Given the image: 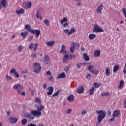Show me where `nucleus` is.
Segmentation results:
<instances>
[{"instance_id":"9","label":"nucleus","mask_w":126,"mask_h":126,"mask_svg":"<svg viewBox=\"0 0 126 126\" xmlns=\"http://www.w3.org/2000/svg\"><path fill=\"white\" fill-rule=\"evenodd\" d=\"M25 28L27 30V31H28V32H30V33H34L35 32L34 29H32L31 27H30L28 24H26L25 25Z\"/></svg>"},{"instance_id":"31","label":"nucleus","mask_w":126,"mask_h":126,"mask_svg":"<svg viewBox=\"0 0 126 126\" xmlns=\"http://www.w3.org/2000/svg\"><path fill=\"white\" fill-rule=\"evenodd\" d=\"M119 69H120V66L118 65H116L113 68V72L116 73V72H117Z\"/></svg>"},{"instance_id":"18","label":"nucleus","mask_w":126,"mask_h":126,"mask_svg":"<svg viewBox=\"0 0 126 126\" xmlns=\"http://www.w3.org/2000/svg\"><path fill=\"white\" fill-rule=\"evenodd\" d=\"M121 114V112L120 110H117L113 112L112 116L114 118H117V117H119V115Z\"/></svg>"},{"instance_id":"1","label":"nucleus","mask_w":126,"mask_h":126,"mask_svg":"<svg viewBox=\"0 0 126 126\" xmlns=\"http://www.w3.org/2000/svg\"><path fill=\"white\" fill-rule=\"evenodd\" d=\"M96 113L98 115L97 116V122L100 124L104 119H105V117H106V111L104 110H97Z\"/></svg>"},{"instance_id":"57","label":"nucleus","mask_w":126,"mask_h":126,"mask_svg":"<svg viewBox=\"0 0 126 126\" xmlns=\"http://www.w3.org/2000/svg\"><path fill=\"white\" fill-rule=\"evenodd\" d=\"M27 126H36V124L31 123L27 125Z\"/></svg>"},{"instance_id":"54","label":"nucleus","mask_w":126,"mask_h":126,"mask_svg":"<svg viewBox=\"0 0 126 126\" xmlns=\"http://www.w3.org/2000/svg\"><path fill=\"white\" fill-rule=\"evenodd\" d=\"M32 57L33 59H37V54L34 53L32 55Z\"/></svg>"},{"instance_id":"7","label":"nucleus","mask_w":126,"mask_h":126,"mask_svg":"<svg viewBox=\"0 0 126 126\" xmlns=\"http://www.w3.org/2000/svg\"><path fill=\"white\" fill-rule=\"evenodd\" d=\"M77 45L79 46V44H78L77 43L72 42L71 43V47L70 48V52H71V53L73 54V53L74 52V51L75 49V46H77Z\"/></svg>"},{"instance_id":"51","label":"nucleus","mask_w":126,"mask_h":126,"mask_svg":"<svg viewBox=\"0 0 126 126\" xmlns=\"http://www.w3.org/2000/svg\"><path fill=\"white\" fill-rule=\"evenodd\" d=\"M69 57L70 58V60H71L72 59H75V58H76V55L73 54V55H69Z\"/></svg>"},{"instance_id":"32","label":"nucleus","mask_w":126,"mask_h":126,"mask_svg":"<svg viewBox=\"0 0 126 126\" xmlns=\"http://www.w3.org/2000/svg\"><path fill=\"white\" fill-rule=\"evenodd\" d=\"M24 12H25V11H24V10L23 9H21L19 10H18L16 11V13L17 14H18V15H19V14H23V13Z\"/></svg>"},{"instance_id":"38","label":"nucleus","mask_w":126,"mask_h":126,"mask_svg":"<svg viewBox=\"0 0 126 126\" xmlns=\"http://www.w3.org/2000/svg\"><path fill=\"white\" fill-rule=\"evenodd\" d=\"M27 35H28V32L27 31L21 33V36H22L23 38H25Z\"/></svg>"},{"instance_id":"11","label":"nucleus","mask_w":126,"mask_h":126,"mask_svg":"<svg viewBox=\"0 0 126 126\" xmlns=\"http://www.w3.org/2000/svg\"><path fill=\"white\" fill-rule=\"evenodd\" d=\"M44 63L45 64H49V63H51V60L49 58V56L47 55H45L44 56Z\"/></svg>"},{"instance_id":"21","label":"nucleus","mask_w":126,"mask_h":126,"mask_svg":"<svg viewBox=\"0 0 126 126\" xmlns=\"http://www.w3.org/2000/svg\"><path fill=\"white\" fill-rule=\"evenodd\" d=\"M68 60H69V56L65 55L63 58V63H67V62H68Z\"/></svg>"},{"instance_id":"30","label":"nucleus","mask_w":126,"mask_h":126,"mask_svg":"<svg viewBox=\"0 0 126 126\" xmlns=\"http://www.w3.org/2000/svg\"><path fill=\"white\" fill-rule=\"evenodd\" d=\"M1 5L3 7H7V3L6 2V0H2Z\"/></svg>"},{"instance_id":"15","label":"nucleus","mask_w":126,"mask_h":126,"mask_svg":"<svg viewBox=\"0 0 126 126\" xmlns=\"http://www.w3.org/2000/svg\"><path fill=\"white\" fill-rule=\"evenodd\" d=\"M47 90L49 91L48 92H47V94L48 95H52L53 92H54V87H48V88H47Z\"/></svg>"},{"instance_id":"42","label":"nucleus","mask_w":126,"mask_h":126,"mask_svg":"<svg viewBox=\"0 0 126 126\" xmlns=\"http://www.w3.org/2000/svg\"><path fill=\"white\" fill-rule=\"evenodd\" d=\"M71 112H72V109H68L65 111V113L67 115L70 114L71 113Z\"/></svg>"},{"instance_id":"60","label":"nucleus","mask_w":126,"mask_h":126,"mask_svg":"<svg viewBox=\"0 0 126 126\" xmlns=\"http://www.w3.org/2000/svg\"><path fill=\"white\" fill-rule=\"evenodd\" d=\"M19 94H21L22 95V96H24V95H25V92H20V93Z\"/></svg>"},{"instance_id":"62","label":"nucleus","mask_w":126,"mask_h":126,"mask_svg":"<svg viewBox=\"0 0 126 126\" xmlns=\"http://www.w3.org/2000/svg\"><path fill=\"white\" fill-rule=\"evenodd\" d=\"M46 74H47V75H48L49 76H51V72L47 71Z\"/></svg>"},{"instance_id":"20","label":"nucleus","mask_w":126,"mask_h":126,"mask_svg":"<svg viewBox=\"0 0 126 126\" xmlns=\"http://www.w3.org/2000/svg\"><path fill=\"white\" fill-rule=\"evenodd\" d=\"M36 17L37 18H39L40 20H43V17L41 16V10H37L36 12Z\"/></svg>"},{"instance_id":"22","label":"nucleus","mask_w":126,"mask_h":126,"mask_svg":"<svg viewBox=\"0 0 126 126\" xmlns=\"http://www.w3.org/2000/svg\"><path fill=\"white\" fill-rule=\"evenodd\" d=\"M66 77V75H65V73L63 72L60 75H58L57 76V78L60 79L61 78H65Z\"/></svg>"},{"instance_id":"63","label":"nucleus","mask_w":126,"mask_h":126,"mask_svg":"<svg viewBox=\"0 0 126 126\" xmlns=\"http://www.w3.org/2000/svg\"><path fill=\"white\" fill-rule=\"evenodd\" d=\"M22 73L23 74H25V73H27V70H24V71H22Z\"/></svg>"},{"instance_id":"36","label":"nucleus","mask_w":126,"mask_h":126,"mask_svg":"<svg viewBox=\"0 0 126 126\" xmlns=\"http://www.w3.org/2000/svg\"><path fill=\"white\" fill-rule=\"evenodd\" d=\"M83 57H84V59L85 61H86V62H88V61H89V57L88 56H87V53L84 54Z\"/></svg>"},{"instance_id":"58","label":"nucleus","mask_w":126,"mask_h":126,"mask_svg":"<svg viewBox=\"0 0 126 126\" xmlns=\"http://www.w3.org/2000/svg\"><path fill=\"white\" fill-rule=\"evenodd\" d=\"M64 33H69V30L68 29H65L64 30Z\"/></svg>"},{"instance_id":"55","label":"nucleus","mask_w":126,"mask_h":126,"mask_svg":"<svg viewBox=\"0 0 126 126\" xmlns=\"http://www.w3.org/2000/svg\"><path fill=\"white\" fill-rule=\"evenodd\" d=\"M28 40L29 41H32V40H33V36L31 35L30 37H29L28 38Z\"/></svg>"},{"instance_id":"35","label":"nucleus","mask_w":126,"mask_h":126,"mask_svg":"<svg viewBox=\"0 0 126 126\" xmlns=\"http://www.w3.org/2000/svg\"><path fill=\"white\" fill-rule=\"evenodd\" d=\"M67 21H68L67 18L64 17L63 19L60 20V23L61 24H63L64 23L67 22Z\"/></svg>"},{"instance_id":"13","label":"nucleus","mask_w":126,"mask_h":126,"mask_svg":"<svg viewBox=\"0 0 126 126\" xmlns=\"http://www.w3.org/2000/svg\"><path fill=\"white\" fill-rule=\"evenodd\" d=\"M25 117H26V118H27L29 120H34V119H35V117L33 116V115H32L31 113H25Z\"/></svg>"},{"instance_id":"23","label":"nucleus","mask_w":126,"mask_h":126,"mask_svg":"<svg viewBox=\"0 0 126 126\" xmlns=\"http://www.w3.org/2000/svg\"><path fill=\"white\" fill-rule=\"evenodd\" d=\"M78 94H81L84 92V88L81 87L76 90Z\"/></svg>"},{"instance_id":"40","label":"nucleus","mask_w":126,"mask_h":126,"mask_svg":"<svg viewBox=\"0 0 126 126\" xmlns=\"http://www.w3.org/2000/svg\"><path fill=\"white\" fill-rule=\"evenodd\" d=\"M24 49V47L22 45H19L18 48V51L19 53H21L22 52V50Z\"/></svg>"},{"instance_id":"59","label":"nucleus","mask_w":126,"mask_h":126,"mask_svg":"<svg viewBox=\"0 0 126 126\" xmlns=\"http://www.w3.org/2000/svg\"><path fill=\"white\" fill-rule=\"evenodd\" d=\"M68 25H69V23H65L63 24V26H64V27H66V26H68Z\"/></svg>"},{"instance_id":"28","label":"nucleus","mask_w":126,"mask_h":126,"mask_svg":"<svg viewBox=\"0 0 126 126\" xmlns=\"http://www.w3.org/2000/svg\"><path fill=\"white\" fill-rule=\"evenodd\" d=\"M46 44L47 45V46H48V47H53V46L55 45V41H52L50 42H48L46 43Z\"/></svg>"},{"instance_id":"4","label":"nucleus","mask_w":126,"mask_h":126,"mask_svg":"<svg viewBox=\"0 0 126 126\" xmlns=\"http://www.w3.org/2000/svg\"><path fill=\"white\" fill-rule=\"evenodd\" d=\"M88 70L90 71V72H91V73H93V74L97 75L99 74V73L100 72V71L99 70L94 69V66L92 65H90L87 67Z\"/></svg>"},{"instance_id":"29","label":"nucleus","mask_w":126,"mask_h":126,"mask_svg":"<svg viewBox=\"0 0 126 126\" xmlns=\"http://www.w3.org/2000/svg\"><path fill=\"white\" fill-rule=\"evenodd\" d=\"M97 37V36L96 35V34H90L89 35V38L90 39V40H93L94 39H95V38H96Z\"/></svg>"},{"instance_id":"64","label":"nucleus","mask_w":126,"mask_h":126,"mask_svg":"<svg viewBox=\"0 0 126 126\" xmlns=\"http://www.w3.org/2000/svg\"><path fill=\"white\" fill-rule=\"evenodd\" d=\"M49 79L50 80H51V81H53L54 80V78H53V76H51V77H49Z\"/></svg>"},{"instance_id":"61","label":"nucleus","mask_w":126,"mask_h":126,"mask_svg":"<svg viewBox=\"0 0 126 126\" xmlns=\"http://www.w3.org/2000/svg\"><path fill=\"white\" fill-rule=\"evenodd\" d=\"M76 5L78 6H81L82 4H81V3H80L79 2H77L76 3Z\"/></svg>"},{"instance_id":"26","label":"nucleus","mask_w":126,"mask_h":126,"mask_svg":"<svg viewBox=\"0 0 126 126\" xmlns=\"http://www.w3.org/2000/svg\"><path fill=\"white\" fill-rule=\"evenodd\" d=\"M68 101H69L70 103L74 101V96L73 95H70L67 98Z\"/></svg>"},{"instance_id":"24","label":"nucleus","mask_w":126,"mask_h":126,"mask_svg":"<svg viewBox=\"0 0 126 126\" xmlns=\"http://www.w3.org/2000/svg\"><path fill=\"white\" fill-rule=\"evenodd\" d=\"M37 108V110L39 112H42V111H44V109H45V106L43 105H40L39 106H36Z\"/></svg>"},{"instance_id":"48","label":"nucleus","mask_w":126,"mask_h":126,"mask_svg":"<svg viewBox=\"0 0 126 126\" xmlns=\"http://www.w3.org/2000/svg\"><path fill=\"white\" fill-rule=\"evenodd\" d=\"M35 102L38 103V104H41V99L39 98H37L35 99Z\"/></svg>"},{"instance_id":"6","label":"nucleus","mask_w":126,"mask_h":126,"mask_svg":"<svg viewBox=\"0 0 126 126\" xmlns=\"http://www.w3.org/2000/svg\"><path fill=\"white\" fill-rule=\"evenodd\" d=\"M31 114L34 116V117H40L42 116V112L38 110H32Z\"/></svg>"},{"instance_id":"37","label":"nucleus","mask_w":126,"mask_h":126,"mask_svg":"<svg viewBox=\"0 0 126 126\" xmlns=\"http://www.w3.org/2000/svg\"><path fill=\"white\" fill-rule=\"evenodd\" d=\"M124 83H125V82H124V80H120L118 88H123V87H124Z\"/></svg>"},{"instance_id":"49","label":"nucleus","mask_w":126,"mask_h":126,"mask_svg":"<svg viewBox=\"0 0 126 126\" xmlns=\"http://www.w3.org/2000/svg\"><path fill=\"white\" fill-rule=\"evenodd\" d=\"M31 93H32V96H34L35 95V94L34 93V92H35V91L34 90H33L32 89H31V88H30L29 89Z\"/></svg>"},{"instance_id":"27","label":"nucleus","mask_w":126,"mask_h":126,"mask_svg":"<svg viewBox=\"0 0 126 126\" xmlns=\"http://www.w3.org/2000/svg\"><path fill=\"white\" fill-rule=\"evenodd\" d=\"M105 74L106 76H110V75H111V70L109 67L106 68L105 70Z\"/></svg>"},{"instance_id":"25","label":"nucleus","mask_w":126,"mask_h":126,"mask_svg":"<svg viewBox=\"0 0 126 126\" xmlns=\"http://www.w3.org/2000/svg\"><path fill=\"white\" fill-rule=\"evenodd\" d=\"M75 32V28L74 27H72L70 29V32L67 33L68 36H70L73 33Z\"/></svg>"},{"instance_id":"44","label":"nucleus","mask_w":126,"mask_h":126,"mask_svg":"<svg viewBox=\"0 0 126 126\" xmlns=\"http://www.w3.org/2000/svg\"><path fill=\"white\" fill-rule=\"evenodd\" d=\"M122 12L124 15V17L126 18V9L125 8H123Z\"/></svg>"},{"instance_id":"34","label":"nucleus","mask_w":126,"mask_h":126,"mask_svg":"<svg viewBox=\"0 0 126 126\" xmlns=\"http://www.w3.org/2000/svg\"><path fill=\"white\" fill-rule=\"evenodd\" d=\"M95 90V87H93L91 89L89 90V92L90 93V95H92L93 93H94V91Z\"/></svg>"},{"instance_id":"46","label":"nucleus","mask_w":126,"mask_h":126,"mask_svg":"<svg viewBox=\"0 0 126 126\" xmlns=\"http://www.w3.org/2000/svg\"><path fill=\"white\" fill-rule=\"evenodd\" d=\"M94 86L96 88H99V87L100 86V84L97 83H94L93 84Z\"/></svg>"},{"instance_id":"8","label":"nucleus","mask_w":126,"mask_h":126,"mask_svg":"<svg viewBox=\"0 0 126 126\" xmlns=\"http://www.w3.org/2000/svg\"><path fill=\"white\" fill-rule=\"evenodd\" d=\"M37 48H38V43H31L29 45V49L31 50V49L33 48V50L34 52L37 51Z\"/></svg>"},{"instance_id":"10","label":"nucleus","mask_w":126,"mask_h":126,"mask_svg":"<svg viewBox=\"0 0 126 126\" xmlns=\"http://www.w3.org/2000/svg\"><path fill=\"white\" fill-rule=\"evenodd\" d=\"M23 7L25 8H31V7H32V3H31V2H27L23 4Z\"/></svg>"},{"instance_id":"39","label":"nucleus","mask_w":126,"mask_h":126,"mask_svg":"<svg viewBox=\"0 0 126 126\" xmlns=\"http://www.w3.org/2000/svg\"><path fill=\"white\" fill-rule=\"evenodd\" d=\"M85 65V64H86V63H78L77 64V67L79 69H80V68L81 67V66H82V65Z\"/></svg>"},{"instance_id":"56","label":"nucleus","mask_w":126,"mask_h":126,"mask_svg":"<svg viewBox=\"0 0 126 126\" xmlns=\"http://www.w3.org/2000/svg\"><path fill=\"white\" fill-rule=\"evenodd\" d=\"M47 86H48V84L46 83L43 84L44 89H46V88H47Z\"/></svg>"},{"instance_id":"5","label":"nucleus","mask_w":126,"mask_h":126,"mask_svg":"<svg viewBox=\"0 0 126 126\" xmlns=\"http://www.w3.org/2000/svg\"><path fill=\"white\" fill-rule=\"evenodd\" d=\"M14 88L16 90H17L18 94H20L21 91H22V90H23V87L22 86V85L19 84H16L14 85Z\"/></svg>"},{"instance_id":"43","label":"nucleus","mask_w":126,"mask_h":126,"mask_svg":"<svg viewBox=\"0 0 126 126\" xmlns=\"http://www.w3.org/2000/svg\"><path fill=\"white\" fill-rule=\"evenodd\" d=\"M6 79L8 81L12 80V77H11L8 75H6Z\"/></svg>"},{"instance_id":"41","label":"nucleus","mask_w":126,"mask_h":126,"mask_svg":"<svg viewBox=\"0 0 126 126\" xmlns=\"http://www.w3.org/2000/svg\"><path fill=\"white\" fill-rule=\"evenodd\" d=\"M59 93H60V91H57L56 92L54 93V94L52 95V97H57V96L59 95Z\"/></svg>"},{"instance_id":"45","label":"nucleus","mask_w":126,"mask_h":126,"mask_svg":"<svg viewBox=\"0 0 126 126\" xmlns=\"http://www.w3.org/2000/svg\"><path fill=\"white\" fill-rule=\"evenodd\" d=\"M110 95V93L109 92H106L105 93H103L102 94V95L103 96H109Z\"/></svg>"},{"instance_id":"14","label":"nucleus","mask_w":126,"mask_h":126,"mask_svg":"<svg viewBox=\"0 0 126 126\" xmlns=\"http://www.w3.org/2000/svg\"><path fill=\"white\" fill-rule=\"evenodd\" d=\"M104 5H100L96 9V13L97 14H102V10H103V8Z\"/></svg>"},{"instance_id":"12","label":"nucleus","mask_w":126,"mask_h":126,"mask_svg":"<svg viewBox=\"0 0 126 126\" xmlns=\"http://www.w3.org/2000/svg\"><path fill=\"white\" fill-rule=\"evenodd\" d=\"M18 120V119H17V118L10 117L9 118V122L12 124H16V123H17Z\"/></svg>"},{"instance_id":"47","label":"nucleus","mask_w":126,"mask_h":126,"mask_svg":"<svg viewBox=\"0 0 126 126\" xmlns=\"http://www.w3.org/2000/svg\"><path fill=\"white\" fill-rule=\"evenodd\" d=\"M44 22L45 24L47 25V26H49V25H50V23L49 22V20L45 19L44 20Z\"/></svg>"},{"instance_id":"19","label":"nucleus","mask_w":126,"mask_h":126,"mask_svg":"<svg viewBox=\"0 0 126 126\" xmlns=\"http://www.w3.org/2000/svg\"><path fill=\"white\" fill-rule=\"evenodd\" d=\"M11 73H14V75H15L16 77L18 78L19 77V74L17 72H16V70L15 69H12L10 70Z\"/></svg>"},{"instance_id":"50","label":"nucleus","mask_w":126,"mask_h":126,"mask_svg":"<svg viewBox=\"0 0 126 126\" xmlns=\"http://www.w3.org/2000/svg\"><path fill=\"white\" fill-rule=\"evenodd\" d=\"M21 123H22V125H25L26 124V123H27V120H26L25 119H23L21 121Z\"/></svg>"},{"instance_id":"3","label":"nucleus","mask_w":126,"mask_h":126,"mask_svg":"<svg viewBox=\"0 0 126 126\" xmlns=\"http://www.w3.org/2000/svg\"><path fill=\"white\" fill-rule=\"evenodd\" d=\"M33 68L35 73H40L41 72V65L38 62H35L33 65Z\"/></svg>"},{"instance_id":"33","label":"nucleus","mask_w":126,"mask_h":126,"mask_svg":"<svg viewBox=\"0 0 126 126\" xmlns=\"http://www.w3.org/2000/svg\"><path fill=\"white\" fill-rule=\"evenodd\" d=\"M100 55L101 53L100 52V50H95L94 53V55L95 57H100Z\"/></svg>"},{"instance_id":"17","label":"nucleus","mask_w":126,"mask_h":126,"mask_svg":"<svg viewBox=\"0 0 126 126\" xmlns=\"http://www.w3.org/2000/svg\"><path fill=\"white\" fill-rule=\"evenodd\" d=\"M34 33H32V34H35V36L36 38H38L41 34V31L39 30H34Z\"/></svg>"},{"instance_id":"2","label":"nucleus","mask_w":126,"mask_h":126,"mask_svg":"<svg viewBox=\"0 0 126 126\" xmlns=\"http://www.w3.org/2000/svg\"><path fill=\"white\" fill-rule=\"evenodd\" d=\"M93 32L94 33H101L104 32V29L102 28L101 26H100L97 25V23L94 24L93 26Z\"/></svg>"},{"instance_id":"16","label":"nucleus","mask_w":126,"mask_h":126,"mask_svg":"<svg viewBox=\"0 0 126 126\" xmlns=\"http://www.w3.org/2000/svg\"><path fill=\"white\" fill-rule=\"evenodd\" d=\"M65 45L63 44L62 45L61 49L60 50V53L61 54H63V55H65V54L66 53V50H65Z\"/></svg>"},{"instance_id":"53","label":"nucleus","mask_w":126,"mask_h":126,"mask_svg":"<svg viewBox=\"0 0 126 126\" xmlns=\"http://www.w3.org/2000/svg\"><path fill=\"white\" fill-rule=\"evenodd\" d=\"M86 78H87V79H88L89 80H90V78H91V75H90V74H87L86 75Z\"/></svg>"},{"instance_id":"52","label":"nucleus","mask_w":126,"mask_h":126,"mask_svg":"<svg viewBox=\"0 0 126 126\" xmlns=\"http://www.w3.org/2000/svg\"><path fill=\"white\" fill-rule=\"evenodd\" d=\"M64 71H65L66 73H67V72H68V71H69V67L67 66V67H65Z\"/></svg>"}]
</instances>
